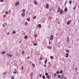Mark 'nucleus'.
I'll list each match as a JSON object with an SVG mask.
<instances>
[{"mask_svg": "<svg viewBox=\"0 0 79 79\" xmlns=\"http://www.w3.org/2000/svg\"><path fill=\"white\" fill-rule=\"evenodd\" d=\"M32 77H33V72H31L30 73V79H32Z\"/></svg>", "mask_w": 79, "mask_h": 79, "instance_id": "f257e3e1", "label": "nucleus"}, {"mask_svg": "<svg viewBox=\"0 0 79 79\" xmlns=\"http://www.w3.org/2000/svg\"><path fill=\"white\" fill-rule=\"evenodd\" d=\"M53 37H54L53 35H52L51 36L50 38L49 39V40H53Z\"/></svg>", "mask_w": 79, "mask_h": 79, "instance_id": "f03ea898", "label": "nucleus"}, {"mask_svg": "<svg viewBox=\"0 0 79 79\" xmlns=\"http://www.w3.org/2000/svg\"><path fill=\"white\" fill-rule=\"evenodd\" d=\"M19 5V1H17L15 3V6H17V5Z\"/></svg>", "mask_w": 79, "mask_h": 79, "instance_id": "7ed1b4c3", "label": "nucleus"}, {"mask_svg": "<svg viewBox=\"0 0 79 79\" xmlns=\"http://www.w3.org/2000/svg\"><path fill=\"white\" fill-rule=\"evenodd\" d=\"M71 22H72V21L71 20L68 21L67 23V25H69V24H70Z\"/></svg>", "mask_w": 79, "mask_h": 79, "instance_id": "20e7f679", "label": "nucleus"}, {"mask_svg": "<svg viewBox=\"0 0 79 79\" xmlns=\"http://www.w3.org/2000/svg\"><path fill=\"white\" fill-rule=\"evenodd\" d=\"M60 6L59 7H58V10H57V12H60V10L61 9H60Z\"/></svg>", "mask_w": 79, "mask_h": 79, "instance_id": "39448f33", "label": "nucleus"}, {"mask_svg": "<svg viewBox=\"0 0 79 79\" xmlns=\"http://www.w3.org/2000/svg\"><path fill=\"white\" fill-rule=\"evenodd\" d=\"M64 12V10H61L60 11V14H62V13H63Z\"/></svg>", "mask_w": 79, "mask_h": 79, "instance_id": "423d86ee", "label": "nucleus"}, {"mask_svg": "<svg viewBox=\"0 0 79 79\" xmlns=\"http://www.w3.org/2000/svg\"><path fill=\"white\" fill-rule=\"evenodd\" d=\"M34 4L35 5H36L37 4V1H34Z\"/></svg>", "mask_w": 79, "mask_h": 79, "instance_id": "0eeeda50", "label": "nucleus"}, {"mask_svg": "<svg viewBox=\"0 0 79 79\" xmlns=\"http://www.w3.org/2000/svg\"><path fill=\"white\" fill-rule=\"evenodd\" d=\"M25 15L26 14H25L24 13H23L21 14V15L22 16H25Z\"/></svg>", "mask_w": 79, "mask_h": 79, "instance_id": "6e6552de", "label": "nucleus"}, {"mask_svg": "<svg viewBox=\"0 0 79 79\" xmlns=\"http://www.w3.org/2000/svg\"><path fill=\"white\" fill-rule=\"evenodd\" d=\"M48 6H49V4H46V8L47 9H48Z\"/></svg>", "mask_w": 79, "mask_h": 79, "instance_id": "1a4fd4ad", "label": "nucleus"}, {"mask_svg": "<svg viewBox=\"0 0 79 79\" xmlns=\"http://www.w3.org/2000/svg\"><path fill=\"white\" fill-rule=\"evenodd\" d=\"M48 49H49L50 50H52V47L51 46H48Z\"/></svg>", "mask_w": 79, "mask_h": 79, "instance_id": "9d476101", "label": "nucleus"}, {"mask_svg": "<svg viewBox=\"0 0 79 79\" xmlns=\"http://www.w3.org/2000/svg\"><path fill=\"white\" fill-rule=\"evenodd\" d=\"M47 63V59H46L44 60V64H46Z\"/></svg>", "mask_w": 79, "mask_h": 79, "instance_id": "9b49d317", "label": "nucleus"}, {"mask_svg": "<svg viewBox=\"0 0 79 79\" xmlns=\"http://www.w3.org/2000/svg\"><path fill=\"white\" fill-rule=\"evenodd\" d=\"M68 55H69V54H68V53H66V58H68Z\"/></svg>", "mask_w": 79, "mask_h": 79, "instance_id": "f8f14e48", "label": "nucleus"}, {"mask_svg": "<svg viewBox=\"0 0 79 79\" xmlns=\"http://www.w3.org/2000/svg\"><path fill=\"white\" fill-rule=\"evenodd\" d=\"M68 11V9L66 8H65L64 9V11H66V12H67Z\"/></svg>", "mask_w": 79, "mask_h": 79, "instance_id": "ddd939ff", "label": "nucleus"}, {"mask_svg": "<svg viewBox=\"0 0 79 79\" xmlns=\"http://www.w3.org/2000/svg\"><path fill=\"white\" fill-rule=\"evenodd\" d=\"M42 78H43V79H44L45 78V75H43L42 76Z\"/></svg>", "mask_w": 79, "mask_h": 79, "instance_id": "4468645a", "label": "nucleus"}, {"mask_svg": "<svg viewBox=\"0 0 79 79\" xmlns=\"http://www.w3.org/2000/svg\"><path fill=\"white\" fill-rule=\"evenodd\" d=\"M5 51H3L2 52V55H4V54H5Z\"/></svg>", "mask_w": 79, "mask_h": 79, "instance_id": "2eb2a0df", "label": "nucleus"}, {"mask_svg": "<svg viewBox=\"0 0 79 79\" xmlns=\"http://www.w3.org/2000/svg\"><path fill=\"white\" fill-rule=\"evenodd\" d=\"M33 45L34 46H37V43H35L34 44H33Z\"/></svg>", "mask_w": 79, "mask_h": 79, "instance_id": "dca6fc26", "label": "nucleus"}, {"mask_svg": "<svg viewBox=\"0 0 79 79\" xmlns=\"http://www.w3.org/2000/svg\"><path fill=\"white\" fill-rule=\"evenodd\" d=\"M39 27H42V25L41 24H39L38 25Z\"/></svg>", "mask_w": 79, "mask_h": 79, "instance_id": "f3484780", "label": "nucleus"}, {"mask_svg": "<svg viewBox=\"0 0 79 79\" xmlns=\"http://www.w3.org/2000/svg\"><path fill=\"white\" fill-rule=\"evenodd\" d=\"M66 52H67V53H69V50L68 49H66Z\"/></svg>", "mask_w": 79, "mask_h": 79, "instance_id": "a211bd4d", "label": "nucleus"}, {"mask_svg": "<svg viewBox=\"0 0 79 79\" xmlns=\"http://www.w3.org/2000/svg\"><path fill=\"white\" fill-rule=\"evenodd\" d=\"M50 58L52 60V59H53V58H54L53 56H50Z\"/></svg>", "mask_w": 79, "mask_h": 79, "instance_id": "6ab92c4d", "label": "nucleus"}, {"mask_svg": "<svg viewBox=\"0 0 79 79\" xmlns=\"http://www.w3.org/2000/svg\"><path fill=\"white\" fill-rule=\"evenodd\" d=\"M27 21H30V18H28L27 19Z\"/></svg>", "mask_w": 79, "mask_h": 79, "instance_id": "aec40b11", "label": "nucleus"}, {"mask_svg": "<svg viewBox=\"0 0 79 79\" xmlns=\"http://www.w3.org/2000/svg\"><path fill=\"white\" fill-rule=\"evenodd\" d=\"M24 38L25 39H27V36H25L24 37Z\"/></svg>", "mask_w": 79, "mask_h": 79, "instance_id": "412c9836", "label": "nucleus"}, {"mask_svg": "<svg viewBox=\"0 0 79 79\" xmlns=\"http://www.w3.org/2000/svg\"><path fill=\"white\" fill-rule=\"evenodd\" d=\"M32 65L33 66V67H35V64L34 63L32 64Z\"/></svg>", "mask_w": 79, "mask_h": 79, "instance_id": "4be33fe9", "label": "nucleus"}, {"mask_svg": "<svg viewBox=\"0 0 79 79\" xmlns=\"http://www.w3.org/2000/svg\"><path fill=\"white\" fill-rule=\"evenodd\" d=\"M62 73H63V70H60V74H61Z\"/></svg>", "mask_w": 79, "mask_h": 79, "instance_id": "5701e85b", "label": "nucleus"}, {"mask_svg": "<svg viewBox=\"0 0 79 79\" xmlns=\"http://www.w3.org/2000/svg\"><path fill=\"white\" fill-rule=\"evenodd\" d=\"M37 18V17H36V16H35L33 17V18L34 19H35V18Z\"/></svg>", "mask_w": 79, "mask_h": 79, "instance_id": "b1692460", "label": "nucleus"}, {"mask_svg": "<svg viewBox=\"0 0 79 79\" xmlns=\"http://www.w3.org/2000/svg\"><path fill=\"white\" fill-rule=\"evenodd\" d=\"M22 12L23 13H25V10L24 9L23 10Z\"/></svg>", "mask_w": 79, "mask_h": 79, "instance_id": "393cba45", "label": "nucleus"}, {"mask_svg": "<svg viewBox=\"0 0 79 79\" xmlns=\"http://www.w3.org/2000/svg\"><path fill=\"white\" fill-rule=\"evenodd\" d=\"M7 73V72H5L3 73V74L4 75H5Z\"/></svg>", "mask_w": 79, "mask_h": 79, "instance_id": "a878e982", "label": "nucleus"}, {"mask_svg": "<svg viewBox=\"0 0 79 79\" xmlns=\"http://www.w3.org/2000/svg\"><path fill=\"white\" fill-rule=\"evenodd\" d=\"M45 76H47L48 75V73H45Z\"/></svg>", "mask_w": 79, "mask_h": 79, "instance_id": "bb28decb", "label": "nucleus"}, {"mask_svg": "<svg viewBox=\"0 0 79 79\" xmlns=\"http://www.w3.org/2000/svg\"><path fill=\"white\" fill-rule=\"evenodd\" d=\"M56 73H57V74H60V72H59V71H57L56 72Z\"/></svg>", "mask_w": 79, "mask_h": 79, "instance_id": "cd10ccee", "label": "nucleus"}, {"mask_svg": "<svg viewBox=\"0 0 79 79\" xmlns=\"http://www.w3.org/2000/svg\"><path fill=\"white\" fill-rule=\"evenodd\" d=\"M69 38L68 39V40H67V42H69Z\"/></svg>", "mask_w": 79, "mask_h": 79, "instance_id": "c85d7f7f", "label": "nucleus"}, {"mask_svg": "<svg viewBox=\"0 0 79 79\" xmlns=\"http://www.w3.org/2000/svg\"><path fill=\"white\" fill-rule=\"evenodd\" d=\"M28 23L27 22H25V25H27V24Z\"/></svg>", "mask_w": 79, "mask_h": 79, "instance_id": "c756f323", "label": "nucleus"}, {"mask_svg": "<svg viewBox=\"0 0 79 79\" xmlns=\"http://www.w3.org/2000/svg\"><path fill=\"white\" fill-rule=\"evenodd\" d=\"M22 53L23 55L24 54V51H22Z\"/></svg>", "mask_w": 79, "mask_h": 79, "instance_id": "7c9ffc66", "label": "nucleus"}, {"mask_svg": "<svg viewBox=\"0 0 79 79\" xmlns=\"http://www.w3.org/2000/svg\"><path fill=\"white\" fill-rule=\"evenodd\" d=\"M61 77V76L60 75H59L58 76V78L59 79V78H60V77Z\"/></svg>", "mask_w": 79, "mask_h": 79, "instance_id": "2f4dec72", "label": "nucleus"}, {"mask_svg": "<svg viewBox=\"0 0 79 79\" xmlns=\"http://www.w3.org/2000/svg\"><path fill=\"white\" fill-rule=\"evenodd\" d=\"M75 71H77V68L76 67H75Z\"/></svg>", "mask_w": 79, "mask_h": 79, "instance_id": "473e14b6", "label": "nucleus"}, {"mask_svg": "<svg viewBox=\"0 0 79 79\" xmlns=\"http://www.w3.org/2000/svg\"><path fill=\"white\" fill-rule=\"evenodd\" d=\"M13 34H15L16 33V31H14L13 32Z\"/></svg>", "mask_w": 79, "mask_h": 79, "instance_id": "72a5a7b5", "label": "nucleus"}, {"mask_svg": "<svg viewBox=\"0 0 79 79\" xmlns=\"http://www.w3.org/2000/svg\"><path fill=\"white\" fill-rule=\"evenodd\" d=\"M46 77H47L48 79H50V77L48 76H46Z\"/></svg>", "mask_w": 79, "mask_h": 79, "instance_id": "f704fd0d", "label": "nucleus"}, {"mask_svg": "<svg viewBox=\"0 0 79 79\" xmlns=\"http://www.w3.org/2000/svg\"><path fill=\"white\" fill-rule=\"evenodd\" d=\"M34 37H37V35L36 34H35L34 35Z\"/></svg>", "mask_w": 79, "mask_h": 79, "instance_id": "c9c22d12", "label": "nucleus"}, {"mask_svg": "<svg viewBox=\"0 0 79 79\" xmlns=\"http://www.w3.org/2000/svg\"><path fill=\"white\" fill-rule=\"evenodd\" d=\"M39 76L40 77H42V74H40L39 75Z\"/></svg>", "mask_w": 79, "mask_h": 79, "instance_id": "e433bc0d", "label": "nucleus"}, {"mask_svg": "<svg viewBox=\"0 0 79 79\" xmlns=\"http://www.w3.org/2000/svg\"><path fill=\"white\" fill-rule=\"evenodd\" d=\"M1 2H3V0H0Z\"/></svg>", "mask_w": 79, "mask_h": 79, "instance_id": "4c0bfd02", "label": "nucleus"}, {"mask_svg": "<svg viewBox=\"0 0 79 79\" xmlns=\"http://www.w3.org/2000/svg\"><path fill=\"white\" fill-rule=\"evenodd\" d=\"M21 69H22V70H23L24 69V68L22 67H21Z\"/></svg>", "mask_w": 79, "mask_h": 79, "instance_id": "58836bf2", "label": "nucleus"}, {"mask_svg": "<svg viewBox=\"0 0 79 79\" xmlns=\"http://www.w3.org/2000/svg\"><path fill=\"white\" fill-rule=\"evenodd\" d=\"M54 76L55 77H56L55 76H56V73H54Z\"/></svg>", "mask_w": 79, "mask_h": 79, "instance_id": "ea45409f", "label": "nucleus"}, {"mask_svg": "<svg viewBox=\"0 0 79 79\" xmlns=\"http://www.w3.org/2000/svg\"><path fill=\"white\" fill-rule=\"evenodd\" d=\"M40 60H42V57H40Z\"/></svg>", "mask_w": 79, "mask_h": 79, "instance_id": "a19ab883", "label": "nucleus"}, {"mask_svg": "<svg viewBox=\"0 0 79 79\" xmlns=\"http://www.w3.org/2000/svg\"><path fill=\"white\" fill-rule=\"evenodd\" d=\"M7 35H9L10 34V32H8V33H7Z\"/></svg>", "mask_w": 79, "mask_h": 79, "instance_id": "79ce46f5", "label": "nucleus"}, {"mask_svg": "<svg viewBox=\"0 0 79 79\" xmlns=\"http://www.w3.org/2000/svg\"><path fill=\"white\" fill-rule=\"evenodd\" d=\"M10 57H11L12 56V55H11V54H10L9 55Z\"/></svg>", "mask_w": 79, "mask_h": 79, "instance_id": "37998d69", "label": "nucleus"}, {"mask_svg": "<svg viewBox=\"0 0 79 79\" xmlns=\"http://www.w3.org/2000/svg\"><path fill=\"white\" fill-rule=\"evenodd\" d=\"M69 3L70 4H71V1H69Z\"/></svg>", "mask_w": 79, "mask_h": 79, "instance_id": "c03bdc74", "label": "nucleus"}, {"mask_svg": "<svg viewBox=\"0 0 79 79\" xmlns=\"http://www.w3.org/2000/svg\"><path fill=\"white\" fill-rule=\"evenodd\" d=\"M15 72H16V73H17V70H16V69H15Z\"/></svg>", "mask_w": 79, "mask_h": 79, "instance_id": "a18cd8bd", "label": "nucleus"}, {"mask_svg": "<svg viewBox=\"0 0 79 79\" xmlns=\"http://www.w3.org/2000/svg\"><path fill=\"white\" fill-rule=\"evenodd\" d=\"M6 14H8V12L7 11H6L5 12Z\"/></svg>", "mask_w": 79, "mask_h": 79, "instance_id": "49530a36", "label": "nucleus"}, {"mask_svg": "<svg viewBox=\"0 0 79 79\" xmlns=\"http://www.w3.org/2000/svg\"><path fill=\"white\" fill-rule=\"evenodd\" d=\"M16 72H13V73L14 74H16Z\"/></svg>", "mask_w": 79, "mask_h": 79, "instance_id": "de8ad7c7", "label": "nucleus"}, {"mask_svg": "<svg viewBox=\"0 0 79 79\" xmlns=\"http://www.w3.org/2000/svg\"><path fill=\"white\" fill-rule=\"evenodd\" d=\"M49 19H52V17H49Z\"/></svg>", "mask_w": 79, "mask_h": 79, "instance_id": "09e8293b", "label": "nucleus"}, {"mask_svg": "<svg viewBox=\"0 0 79 79\" xmlns=\"http://www.w3.org/2000/svg\"><path fill=\"white\" fill-rule=\"evenodd\" d=\"M64 79H67V77H64Z\"/></svg>", "mask_w": 79, "mask_h": 79, "instance_id": "8fccbe9b", "label": "nucleus"}, {"mask_svg": "<svg viewBox=\"0 0 79 79\" xmlns=\"http://www.w3.org/2000/svg\"><path fill=\"white\" fill-rule=\"evenodd\" d=\"M76 8V7L75 6H74L73 8V10H75Z\"/></svg>", "mask_w": 79, "mask_h": 79, "instance_id": "3c124183", "label": "nucleus"}, {"mask_svg": "<svg viewBox=\"0 0 79 79\" xmlns=\"http://www.w3.org/2000/svg\"><path fill=\"white\" fill-rule=\"evenodd\" d=\"M14 79V77H11V79Z\"/></svg>", "mask_w": 79, "mask_h": 79, "instance_id": "603ef678", "label": "nucleus"}, {"mask_svg": "<svg viewBox=\"0 0 79 79\" xmlns=\"http://www.w3.org/2000/svg\"><path fill=\"white\" fill-rule=\"evenodd\" d=\"M62 78H64V76L63 75H62Z\"/></svg>", "mask_w": 79, "mask_h": 79, "instance_id": "864d4df0", "label": "nucleus"}, {"mask_svg": "<svg viewBox=\"0 0 79 79\" xmlns=\"http://www.w3.org/2000/svg\"><path fill=\"white\" fill-rule=\"evenodd\" d=\"M19 43H20V44H21V41H19Z\"/></svg>", "mask_w": 79, "mask_h": 79, "instance_id": "5fc2aeb1", "label": "nucleus"}, {"mask_svg": "<svg viewBox=\"0 0 79 79\" xmlns=\"http://www.w3.org/2000/svg\"><path fill=\"white\" fill-rule=\"evenodd\" d=\"M66 4H67V3L66 2L65 3V5H66Z\"/></svg>", "mask_w": 79, "mask_h": 79, "instance_id": "6e6d98bb", "label": "nucleus"}, {"mask_svg": "<svg viewBox=\"0 0 79 79\" xmlns=\"http://www.w3.org/2000/svg\"><path fill=\"white\" fill-rule=\"evenodd\" d=\"M9 13H11V11H9Z\"/></svg>", "mask_w": 79, "mask_h": 79, "instance_id": "4d7b16f0", "label": "nucleus"}, {"mask_svg": "<svg viewBox=\"0 0 79 79\" xmlns=\"http://www.w3.org/2000/svg\"><path fill=\"white\" fill-rule=\"evenodd\" d=\"M51 44V43H50V42L49 41V44Z\"/></svg>", "mask_w": 79, "mask_h": 79, "instance_id": "13d9d810", "label": "nucleus"}, {"mask_svg": "<svg viewBox=\"0 0 79 79\" xmlns=\"http://www.w3.org/2000/svg\"><path fill=\"white\" fill-rule=\"evenodd\" d=\"M27 58L28 59V58H29V56H28L27 57Z\"/></svg>", "mask_w": 79, "mask_h": 79, "instance_id": "bf43d9fd", "label": "nucleus"}, {"mask_svg": "<svg viewBox=\"0 0 79 79\" xmlns=\"http://www.w3.org/2000/svg\"><path fill=\"white\" fill-rule=\"evenodd\" d=\"M46 65H44V67H45V66H46Z\"/></svg>", "mask_w": 79, "mask_h": 79, "instance_id": "052dcab7", "label": "nucleus"}, {"mask_svg": "<svg viewBox=\"0 0 79 79\" xmlns=\"http://www.w3.org/2000/svg\"><path fill=\"white\" fill-rule=\"evenodd\" d=\"M60 79H62V78L61 77H60Z\"/></svg>", "mask_w": 79, "mask_h": 79, "instance_id": "680f3d73", "label": "nucleus"}, {"mask_svg": "<svg viewBox=\"0 0 79 79\" xmlns=\"http://www.w3.org/2000/svg\"><path fill=\"white\" fill-rule=\"evenodd\" d=\"M67 39H68V36L67 38Z\"/></svg>", "mask_w": 79, "mask_h": 79, "instance_id": "e2e57ef3", "label": "nucleus"}, {"mask_svg": "<svg viewBox=\"0 0 79 79\" xmlns=\"http://www.w3.org/2000/svg\"><path fill=\"white\" fill-rule=\"evenodd\" d=\"M5 24L6 25H7V24L6 23H5Z\"/></svg>", "mask_w": 79, "mask_h": 79, "instance_id": "0e129e2a", "label": "nucleus"}, {"mask_svg": "<svg viewBox=\"0 0 79 79\" xmlns=\"http://www.w3.org/2000/svg\"><path fill=\"white\" fill-rule=\"evenodd\" d=\"M2 26H5V25L4 24L2 25Z\"/></svg>", "mask_w": 79, "mask_h": 79, "instance_id": "69168bd1", "label": "nucleus"}, {"mask_svg": "<svg viewBox=\"0 0 79 79\" xmlns=\"http://www.w3.org/2000/svg\"><path fill=\"white\" fill-rule=\"evenodd\" d=\"M58 47H59V48L60 47V45H59V46Z\"/></svg>", "mask_w": 79, "mask_h": 79, "instance_id": "338daca9", "label": "nucleus"}, {"mask_svg": "<svg viewBox=\"0 0 79 79\" xmlns=\"http://www.w3.org/2000/svg\"><path fill=\"white\" fill-rule=\"evenodd\" d=\"M60 22H58V24H60Z\"/></svg>", "mask_w": 79, "mask_h": 79, "instance_id": "774afa93", "label": "nucleus"}]
</instances>
